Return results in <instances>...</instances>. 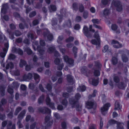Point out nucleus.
<instances>
[{
	"mask_svg": "<svg viewBox=\"0 0 129 129\" xmlns=\"http://www.w3.org/2000/svg\"><path fill=\"white\" fill-rule=\"evenodd\" d=\"M69 102L72 107L76 108V110L78 111H80L81 110L82 106L80 105L79 103L77 101H75L74 100L70 99Z\"/></svg>",
	"mask_w": 129,
	"mask_h": 129,
	"instance_id": "nucleus-1",
	"label": "nucleus"
},
{
	"mask_svg": "<svg viewBox=\"0 0 129 129\" xmlns=\"http://www.w3.org/2000/svg\"><path fill=\"white\" fill-rule=\"evenodd\" d=\"M86 107L88 109H95L96 107V103L94 101H88L86 102Z\"/></svg>",
	"mask_w": 129,
	"mask_h": 129,
	"instance_id": "nucleus-2",
	"label": "nucleus"
},
{
	"mask_svg": "<svg viewBox=\"0 0 129 129\" xmlns=\"http://www.w3.org/2000/svg\"><path fill=\"white\" fill-rule=\"evenodd\" d=\"M9 47V44L8 41L4 44V47H3L1 51V57L4 58L8 51Z\"/></svg>",
	"mask_w": 129,
	"mask_h": 129,
	"instance_id": "nucleus-3",
	"label": "nucleus"
},
{
	"mask_svg": "<svg viewBox=\"0 0 129 129\" xmlns=\"http://www.w3.org/2000/svg\"><path fill=\"white\" fill-rule=\"evenodd\" d=\"M112 4L116 7L117 10L118 11H121L122 10V5L119 1L113 0Z\"/></svg>",
	"mask_w": 129,
	"mask_h": 129,
	"instance_id": "nucleus-4",
	"label": "nucleus"
},
{
	"mask_svg": "<svg viewBox=\"0 0 129 129\" xmlns=\"http://www.w3.org/2000/svg\"><path fill=\"white\" fill-rule=\"evenodd\" d=\"M64 61L69 65V67H71L74 66V61L71 58H69L66 55H64L63 56Z\"/></svg>",
	"mask_w": 129,
	"mask_h": 129,
	"instance_id": "nucleus-5",
	"label": "nucleus"
},
{
	"mask_svg": "<svg viewBox=\"0 0 129 129\" xmlns=\"http://www.w3.org/2000/svg\"><path fill=\"white\" fill-rule=\"evenodd\" d=\"M110 106V104L109 103H106L101 109V111L102 114L105 115L107 114V111L108 110V108Z\"/></svg>",
	"mask_w": 129,
	"mask_h": 129,
	"instance_id": "nucleus-6",
	"label": "nucleus"
},
{
	"mask_svg": "<svg viewBox=\"0 0 129 129\" xmlns=\"http://www.w3.org/2000/svg\"><path fill=\"white\" fill-rule=\"evenodd\" d=\"M38 110L39 112L42 113L44 114L46 113L50 114L51 113L50 110L46 107L43 108L39 107L38 108Z\"/></svg>",
	"mask_w": 129,
	"mask_h": 129,
	"instance_id": "nucleus-7",
	"label": "nucleus"
},
{
	"mask_svg": "<svg viewBox=\"0 0 129 129\" xmlns=\"http://www.w3.org/2000/svg\"><path fill=\"white\" fill-rule=\"evenodd\" d=\"M43 35L44 37L47 36L48 39L50 41H51L53 39V36L50 33L49 31L47 29L45 30Z\"/></svg>",
	"mask_w": 129,
	"mask_h": 129,
	"instance_id": "nucleus-8",
	"label": "nucleus"
},
{
	"mask_svg": "<svg viewBox=\"0 0 129 129\" xmlns=\"http://www.w3.org/2000/svg\"><path fill=\"white\" fill-rule=\"evenodd\" d=\"M83 31L84 35L87 38L91 37V35L89 32L88 27L86 26H84L83 29Z\"/></svg>",
	"mask_w": 129,
	"mask_h": 129,
	"instance_id": "nucleus-9",
	"label": "nucleus"
},
{
	"mask_svg": "<svg viewBox=\"0 0 129 129\" xmlns=\"http://www.w3.org/2000/svg\"><path fill=\"white\" fill-rule=\"evenodd\" d=\"M49 114H50V113ZM50 114H49L45 117L44 123L46 125H45L46 127L51 126L52 124V122L49 121L50 119Z\"/></svg>",
	"mask_w": 129,
	"mask_h": 129,
	"instance_id": "nucleus-10",
	"label": "nucleus"
},
{
	"mask_svg": "<svg viewBox=\"0 0 129 129\" xmlns=\"http://www.w3.org/2000/svg\"><path fill=\"white\" fill-rule=\"evenodd\" d=\"M33 75L31 73H29L27 74H24L23 76V81H28L31 79Z\"/></svg>",
	"mask_w": 129,
	"mask_h": 129,
	"instance_id": "nucleus-11",
	"label": "nucleus"
},
{
	"mask_svg": "<svg viewBox=\"0 0 129 129\" xmlns=\"http://www.w3.org/2000/svg\"><path fill=\"white\" fill-rule=\"evenodd\" d=\"M60 13L61 15H58V16L59 19V22H60L61 21V20L63 16H66L67 14L66 10L64 9H61L60 11Z\"/></svg>",
	"mask_w": 129,
	"mask_h": 129,
	"instance_id": "nucleus-12",
	"label": "nucleus"
},
{
	"mask_svg": "<svg viewBox=\"0 0 129 129\" xmlns=\"http://www.w3.org/2000/svg\"><path fill=\"white\" fill-rule=\"evenodd\" d=\"M8 8L7 3L4 4L3 5L1 9L2 14H5L7 13V10L8 9Z\"/></svg>",
	"mask_w": 129,
	"mask_h": 129,
	"instance_id": "nucleus-13",
	"label": "nucleus"
},
{
	"mask_svg": "<svg viewBox=\"0 0 129 129\" xmlns=\"http://www.w3.org/2000/svg\"><path fill=\"white\" fill-rule=\"evenodd\" d=\"M112 44H114L113 47L115 48H119L122 47V45L120 44L119 42L117 41L113 40L111 42Z\"/></svg>",
	"mask_w": 129,
	"mask_h": 129,
	"instance_id": "nucleus-14",
	"label": "nucleus"
},
{
	"mask_svg": "<svg viewBox=\"0 0 129 129\" xmlns=\"http://www.w3.org/2000/svg\"><path fill=\"white\" fill-rule=\"evenodd\" d=\"M26 113V112L25 110H23L18 116V121H21L24 116Z\"/></svg>",
	"mask_w": 129,
	"mask_h": 129,
	"instance_id": "nucleus-15",
	"label": "nucleus"
},
{
	"mask_svg": "<svg viewBox=\"0 0 129 129\" xmlns=\"http://www.w3.org/2000/svg\"><path fill=\"white\" fill-rule=\"evenodd\" d=\"M67 79L68 81L71 84H73L74 83L73 77L70 75H67Z\"/></svg>",
	"mask_w": 129,
	"mask_h": 129,
	"instance_id": "nucleus-16",
	"label": "nucleus"
},
{
	"mask_svg": "<svg viewBox=\"0 0 129 129\" xmlns=\"http://www.w3.org/2000/svg\"><path fill=\"white\" fill-rule=\"evenodd\" d=\"M33 75L34 79L35 80L36 82L37 83H38L39 82L40 80V76L37 74L35 73H34Z\"/></svg>",
	"mask_w": 129,
	"mask_h": 129,
	"instance_id": "nucleus-17",
	"label": "nucleus"
},
{
	"mask_svg": "<svg viewBox=\"0 0 129 129\" xmlns=\"http://www.w3.org/2000/svg\"><path fill=\"white\" fill-rule=\"evenodd\" d=\"M49 8V11L50 12H52V11H55L56 10V8L54 5H51Z\"/></svg>",
	"mask_w": 129,
	"mask_h": 129,
	"instance_id": "nucleus-18",
	"label": "nucleus"
},
{
	"mask_svg": "<svg viewBox=\"0 0 129 129\" xmlns=\"http://www.w3.org/2000/svg\"><path fill=\"white\" fill-rule=\"evenodd\" d=\"M44 94H42L38 99V103L39 104L42 103L44 99Z\"/></svg>",
	"mask_w": 129,
	"mask_h": 129,
	"instance_id": "nucleus-19",
	"label": "nucleus"
},
{
	"mask_svg": "<svg viewBox=\"0 0 129 129\" xmlns=\"http://www.w3.org/2000/svg\"><path fill=\"white\" fill-rule=\"evenodd\" d=\"M55 50V47L52 46L49 47L47 50V52L49 53H51Z\"/></svg>",
	"mask_w": 129,
	"mask_h": 129,
	"instance_id": "nucleus-20",
	"label": "nucleus"
},
{
	"mask_svg": "<svg viewBox=\"0 0 129 129\" xmlns=\"http://www.w3.org/2000/svg\"><path fill=\"white\" fill-rule=\"evenodd\" d=\"M86 89V87L84 85H81L79 86L77 90L79 91H83Z\"/></svg>",
	"mask_w": 129,
	"mask_h": 129,
	"instance_id": "nucleus-21",
	"label": "nucleus"
},
{
	"mask_svg": "<svg viewBox=\"0 0 129 129\" xmlns=\"http://www.w3.org/2000/svg\"><path fill=\"white\" fill-rule=\"evenodd\" d=\"M24 51L26 52L28 55L31 54L33 52L32 51L29 47H26L24 48Z\"/></svg>",
	"mask_w": 129,
	"mask_h": 129,
	"instance_id": "nucleus-22",
	"label": "nucleus"
},
{
	"mask_svg": "<svg viewBox=\"0 0 129 129\" xmlns=\"http://www.w3.org/2000/svg\"><path fill=\"white\" fill-rule=\"evenodd\" d=\"M126 86V84L123 82H121L119 83L118 85V87L120 89H124Z\"/></svg>",
	"mask_w": 129,
	"mask_h": 129,
	"instance_id": "nucleus-23",
	"label": "nucleus"
},
{
	"mask_svg": "<svg viewBox=\"0 0 129 129\" xmlns=\"http://www.w3.org/2000/svg\"><path fill=\"white\" fill-rule=\"evenodd\" d=\"M57 20L55 18H53L51 20V24L52 25L54 26L57 24Z\"/></svg>",
	"mask_w": 129,
	"mask_h": 129,
	"instance_id": "nucleus-24",
	"label": "nucleus"
},
{
	"mask_svg": "<svg viewBox=\"0 0 129 129\" xmlns=\"http://www.w3.org/2000/svg\"><path fill=\"white\" fill-rule=\"evenodd\" d=\"M27 36L29 39H31V40H33L34 39L36 38H35L34 34L31 33L29 32L28 33Z\"/></svg>",
	"mask_w": 129,
	"mask_h": 129,
	"instance_id": "nucleus-25",
	"label": "nucleus"
},
{
	"mask_svg": "<svg viewBox=\"0 0 129 129\" xmlns=\"http://www.w3.org/2000/svg\"><path fill=\"white\" fill-rule=\"evenodd\" d=\"M14 68V65L12 62H10L8 63L6 65V69L7 70L10 68L12 69Z\"/></svg>",
	"mask_w": 129,
	"mask_h": 129,
	"instance_id": "nucleus-26",
	"label": "nucleus"
},
{
	"mask_svg": "<svg viewBox=\"0 0 129 129\" xmlns=\"http://www.w3.org/2000/svg\"><path fill=\"white\" fill-rule=\"evenodd\" d=\"M6 87L4 86H1V95L3 96L5 94V89Z\"/></svg>",
	"mask_w": 129,
	"mask_h": 129,
	"instance_id": "nucleus-27",
	"label": "nucleus"
},
{
	"mask_svg": "<svg viewBox=\"0 0 129 129\" xmlns=\"http://www.w3.org/2000/svg\"><path fill=\"white\" fill-rule=\"evenodd\" d=\"M96 40L94 39H93L92 40L91 42V43L94 45H97L100 44V40Z\"/></svg>",
	"mask_w": 129,
	"mask_h": 129,
	"instance_id": "nucleus-28",
	"label": "nucleus"
},
{
	"mask_svg": "<svg viewBox=\"0 0 129 129\" xmlns=\"http://www.w3.org/2000/svg\"><path fill=\"white\" fill-rule=\"evenodd\" d=\"M26 62L25 61L21 59L19 63V66L20 67L22 68L25 66L26 64Z\"/></svg>",
	"mask_w": 129,
	"mask_h": 129,
	"instance_id": "nucleus-29",
	"label": "nucleus"
},
{
	"mask_svg": "<svg viewBox=\"0 0 129 129\" xmlns=\"http://www.w3.org/2000/svg\"><path fill=\"white\" fill-rule=\"evenodd\" d=\"M113 79L114 81L116 83H118L120 81L119 77L117 76H114L113 78Z\"/></svg>",
	"mask_w": 129,
	"mask_h": 129,
	"instance_id": "nucleus-30",
	"label": "nucleus"
},
{
	"mask_svg": "<svg viewBox=\"0 0 129 129\" xmlns=\"http://www.w3.org/2000/svg\"><path fill=\"white\" fill-rule=\"evenodd\" d=\"M98 84V78L97 79H92V84L93 85L96 86Z\"/></svg>",
	"mask_w": 129,
	"mask_h": 129,
	"instance_id": "nucleus-31",
	"label": "nucleus"
},
{
	"mask_svg": "<svg viewBox=\"0 0 129 129\" xmlns=\"http://www.w3.org/2000/svg\"><path fill=\"white\" fill-rule=\"evenodd\" d=\"M64 25L65 26L69 27H71V23L70 20H68V21H66L64 24Z\"/></svg>",
	"mask_w": 129,
	"mask_h": 129,
	"instance_id": "nucleus-32",
	"label": "nucleus"
},
{
	"mask_svg": "<svg viewBox=\"0 0 129 129\" xmlns=\"http://www.w3.org/2000/svg\"><path fill=\"white\" fill-rule=\"evenodd\" d=\"M115 110H118L119 109L121 108V107L119 105V103L117 101H116L115 104Z\"/></svg>",
	"mask_w": 129,
	"mask_h": 129,
	"instance_id": "nucleus-33",
	"label": "nucleus"
},
{
	"mask_svg": "<svg viewBox=\"0 0 129 129\" xmlns=\"http://www.w3.org/2000/svg\"><path fill=\"white\" fill-rule=\"evenodd\" d=\"M57 65V70H61L64 66V64L63 63H61Z\"/></svg>",
	"mask_w": 129,
	"mask_h": 129,
	"instance_id": "nucleus-34",
	"label": "nucleus"
},
{
	"mask_svg": "<svg viewBox=\"0 0 129 129\" xmlns=\"http://www.w3.org/2000/svg\"><path fill=\"white\" fill-rule=\"evenodd\" d=\"M19 85V84L16 81L13 82L12 84V86L14 88H18Z\"/></svg>",
	"mask_w": 129,
	"mask_h": 129,
	"instance_id": "nucleus-35",
	"label": "nucleus"
},
{
	"mask_svg": "<svg viewBox=\"0 0 129 129\" xmlns=\"http://www.w3.org/2000/svg\"><path fill=\"white\" fill-rule=\"evenodd\" d=\"M97 92V91L95 89L93 90V92L92 94H90L88 96V98L90 99L92 98L95 97L96 96V94Z\"/></svg>",
	"mask_w": 129,
	"mask_h": 129,
	"instance_id": "nucleus-36",
	"label": "nucleus"
},
{
	"mask_svg": "<svg viewBox=\"0 0 129 129\" xmlns=\"http://www.w3.org/2000/svg\"><path fill=\"white\" fill-rule=\"evenodd\" d=\"M73 51L74 54V57H76L77 56V53L78 50L77 48L75 46H74L73 48Z\"/></svg>",
	"mask_w": 129,
	"mask_h": 129,
	"instance_id": "nucleus-37",
	"label": "nucleus"
},
{
	"mask_svg": "<svg viewBox=\"0 0 129 129\" xmlns=\"http://www.w3.org/2000/svg\"><path fill=\"white\" fill-rule=\"evenodd\" d=\"M22 110V108L21 107H18L17 108L14 112V114L15 115H17L18 114L19 112Z\"/></svg>",
	"mask_w": 129,
	"mask_h": 129,
	"instance_id": "nucleus-38",
	"label": "nucleus"
},
{
	"mask_svg": "<svg viewBox=\"0 0 129 129\" xmlns=\"http://www.w3.org/2000/svg\"><path fill=\"white\" fill-rule=\"evenodd\" d=\"M122 60L124 62H126L128 60V58L125 54H122Z\"/></svg>",
	"mask_w": 129,
	"mask_h": 129,
	"instance_id": "nucleus-39",
	"label": "nucleus"
},
{
	"mask_svg": "<svg viewBox=\"0 0 129 129\" xmlns=\"http://www.w3.org/2000/svg\"><path fill=\"white\" fill-rule=\"evenodd\" d=\"M12 122L11 121H10L8 122V124L7 126V129H12V126L14 125L15 126V125L13 124V125L12 126Z\"/></svg>",
	"mask_w": 129,
	"mask_h": 129,
	"instance_id": "nucleus-40",
	"label": "nucleus"
},
{
	"mask_svg": "<svg viewBox=\"0 0 129 129\" xmlns=\"http://www.w3.org/2000/svg\"><path fill=\"white\" fill-rule=\"evenodd\" d=\"M28 86L29 89L33 90H34L35 88V85L34 84L32 83H30L29 84Z\"/></svg>",
	"mask_w": 129,
	"mask_h": 129,
	"instance_id": "nucleus-41",
	"label": "nucleus"
},
{
	"mask_svg": "<svg viewBox=\"0 0 129 129\" xmlns=\"http://www.w3.org/2000/svg\"><path fill=\"white\" fill-rule=\"evenodd\" d=\"M117 128L119 129H123V123L117 122Z\"/></svg>",
	"mask_w": 129,
	"mask_h": 129,
	"instance_id": "nucleus-42",
	"label": "nucleus"
},
{
	"mask_svg": "<svg viewBox=\"0 0 129 129\" xmlns=\"http://www.w3.org/2000/svg\"><path fill=\"white\" fill-rule=\"evenodd\" d=\"M94 37L95 38L96 40H100V37L98 34V32L96 31L94 33Z\"/></svg>",
	"mask_w": 129,
	"mask_h": 129,
	"instance_id": "nucleus-43",
	"label": "nucleus"
},
{
	"mask_svg": "<svg viewBox=\"0 0 129 129\" xmlns=\"http://www.w3.org/2000/svg\"><path fill=\"white\" fill-rule=\"evenodd\" d=\"M16 57L15 55L12 54H10L8 57V59H13Z\"/></svg>",
	"mask_w": 129,
	"mask_h": 129,
	"instance_id": "nucleus-44",
	"label": "nucleus"
},
{
	"mask_svg": "<svg viewBox=\"0 0 129 129\" xmlns=\"http://www.w3.org/2000/svg\"><path fill=\"white\" fill-rule=\"evenodd\" d=\"M12 73L14 75L16 76H18L20 74L19 71L18 70L14 71Z\"/></svg>",
	"mask_w": 129,
	"mask_h": 129,
	"instance_id": "nucleus-45",
	"label": "nucleus"
},
{
	"mask_svg": "<svg viewBox=\"0 0 129 129\" xmlns=\"http://www.w3.org/2000/svg\"><path fill=\"white\" fill-rule=\"evenodd\" d=\"M112 61V63L114 65L116 64L117 62V59L115 57H113Z\"/></svg>",
	"mask_w": 129,
	"mask_h": 129,
	"instance_id": "nucleus-46",
	"label": "nucleus"
},
{
	"mask_svg": "<svg viewBox=\"0 0 129 129\" xmlns=\"http://www.w3.org/2000/svg\"><path fill=\"white\" fill-rule=\"evenodd\" d=\"M63 39V36H62L58 37L57 40V42L59 44H61V41Z\"/></svg>",
	"mask_w": 129,
	"mask_h": 129,
	"instance_id": "nucleus-47",
	"label": "nucleus"
},
{
	"mask_svg": "<svg viewBox=\"0 0 129 129\" xmlns=\"http://www.w3.org/2000/svg\"><path fill=\"white\" fill-rule=\"evenodd\" d=\"M94 75L96 76H98L100 75V72L98 70H94Z\"/></svg>",
	"mask_w": 129,
	"mask_h": 129,
	"instance_id": "nucleus-48",
	"label": "nucleus"
},
{
	"mask_svg": "<svg viewBox=\"0 0 129 129\" xmlns=\"http://www.w3.org/2000/svg\"><path fill=\"white\" fill-rule=\"evenodd\" d=\"M74 39V38L72 37H70L66 39V41L67 42L73 41Z\"/></svg>",
	"mask_w": 129,
	"mask_h": 129,
	"instance_id": "nucleus-49",
	"label": "nucleus"
},
{
	"mask_svg": "<svg viewBox=\"0 0 129 129\" xmlns=\"http://www.w3.org/2000/svg\"><path fill=\"white\" fill-rule=\"evenodd\" d=\"M54 62L55 64L56 65H57L61 63L60 60L58 58L55 59L54 60Z\"/></svg>",
	"mask_w": 129,
	"mask_h": 129,
	"instance_id": "nucleus-50",
	"label": "nucleus"
},
{
	"mask_svg": "<svg viewBox=\"0 0 129 129\" xmlns=\"http://www.w3.org/2000/svg\"><path fill=\"white\" fill-rule=\"evenodd\" d=\"M68 103V101L66 99L63 100L61 102L62 104L65 106H67Z\"/></svg>",
	"mask_w": 129,
	"mask_h": 129,
	"instance_id": "nucleus-51",
	"label": "nucleus"
},
{
	"mask_svg": "<svg viewBox=\"0 0 129 129\" xmlns=\"http://www.w3.org/2000/svg\"><path fill=\"white\" fill-rule=\"evenodd\" d=\"M81 71L82 73L85 74L87 71V68L86 67H82L81 69Z\"/></svg>",
	"mask_w": 129,
	"mask_h": 129,
	"instance_id": "nucleus-52",
	"label": "nucleus"
},
{
	"mask_svg": "<svg viewBox=\"0 0 129 129\" xmlns=\"http://www.w3.org/2000/svg\"><path fill=\"white\" fill-rule=\"evenodd\" d=\"M117 122L113 120H111L108 122V123L110 125H111L115 123H117Z\"/></svg>",
	"mask_w": 129,
	"mask_h": 129,
	"instance_id": "nucleus-53",
	"label": "nucleus"
},
{
	"mask_svg": "<svg viewBox=\"0 0 129 129\" xmlns=\"http://www.w3.org/2000/svg\"><path fill=\"white\" fill-rule=\"evenodd\" d=\"M94 63V66L96 68H99L102 66L100 63L98 61H95Z\"/></svg>",
	"mask_w": 129,
	"mask_h": 129,
	"instance_id": "nucleus-54",
	"label": "nucleus"
},
{
	"mask_svg": "<svg viewBox=\"0 0 129 129\" xmlns=\"http://www.w3.org/2000/svg\"><path fill=\"white\" fill-rule=\"evenodd\" d=\"M88 16V12L86 11H85L83 13V17L85 18H86Z\"/></svg>",
	"mask_w": 129,
	"mask_h": 129,
	"instance_id": "nucleus-55",
	"label": "nucleus"
},
{
	"mask_svg": "<svg viewBox=\"0 0 129 129\" xmlns=\"http://www.w3.org/2000/svg\"><path fill=\"white\" fill-rule=\"evenodd\" d=\"M109 14V10L107 9H105L104 10L103 12L104 15L105 16H107Z\"/></svg>",
	"mask_w": 129,
	"mask_h": 129,
	"instance_id": "nucleus-56",
	"label": "nucleus"
},
{
	"mask_svg": "<svg viewBox=\"0 0 129 129\" xmlns=\"http://www.w3.org/2000/svg\"><path fill=\"white\" fill-rule=\"evenodd\" d=\"M46 102L47 104L48 105L50 104L51 103L50 102V99L48 95H47V97L46 100Z\"/></svg>",
	"mask_w": 129,
	"mask_h": 129,
	"instance_id": "nucleus-57",
	"label": "nucleus"
},
{
	"mask_svg": "<svg viewBox=\"0 0 129 129\" xmlns=\"http://www.w3.org/2000/svg\"><path fill=\"white\" fill-rule=\"evenodd\" d=\"M7 91L8 92L11 94L13 92V89L9 87H8Z\"/></svg>",
	"mask_w": 129,
	"mask_h": 129,
	"instance_id": "nucleus-58",
	"label": "nucleus"
},
{
	"mask_svg": "<svg viewBox=\"0 0 129 129\" xmlns=\"http://www.w3.org/2000/svg\"><path fill=\"white\" fill-rule=\"evenodd\" d=\"M13 15L16 18H20V15L17 12H15L13 13Z\"/></svg>",
	"mask_w": 129,
	"mask_h": 129,
	"instance_id": "nucleus-59",
	"label": "nucleus"
},
{
	"mask_svg": "<svg viewBox=\"0 0 129 129\" xmlns=\"http://www.w3.org/2000/svg\"><path fill=\"white\" fill-rule=\"evenodd\" d=\"M92 21L94 23H95L97 24L99 23L100 22V21L96 19H92Z\"/></svg>",
	"mask_w": 129,
	"mask_h": 129,
	"instance_id": "nucleus-60",
	"label": "nucleus"
},
{
	"mask_svg": "<svg viewBox=\"0 0 129 129\" xmlns=\"http://www.w3.org/2000/svg\"><path fill=\"white\" fill-rule=\"evenodd\" d=\"M46 88L48 91H50L52 89V87L51 84H48L46 86Z\"/></svg>",
	"mask_w": 129,
	"mask_h": 129,
	"instance_id": "nucleus-61",
	"label": "nucleus"
},
{
	"mask_svg": "<svg viewBox=\"0 0 129 129\" xmlns=\"http://www.w3.org/2000/svg\"><path fill=\"white\" fill-rule=\"evenodd\" d=\"M15 34L16 36H20L22 34L21 33L19 30H16L15 32Z\"/></svg>",
	"mask_w": 129,
	"mask_h": 129,
	"instance_id": "nucleus-62",
	"label": "nucleus"
},
{
	"mask_svg": "<svg viewBox=\"0 0 129 129\" xmlns=\"http://www.w3.org/2000/svg\"><path fill=\"white\" fill-rule=\"evenodd\" d=\"M36 15V12L35 11H33L29 14V16L30 17H32Z\"/></svg>",
	"mask_w": 129,
	"mask_h": 129,
	"instance_id": "nucleus-63",
	"label": "nucleus"
},
{
	"mask_svg": "<svg viewBox=\"0 0 129 129\" xmlns=\"http://www.w3.org/2000/svg\"><path fill=\"white\" fill-rule=\"evenodd\" d=\"M118 26L116 24H112L111 26V28L114 30H116L117 29Z\"/></svg>",
	"mask_w": 129,
	"mask_h": 129,
	"instance_id": "nucleus-64",
	"label": "nucleus"
}]
</instances>
